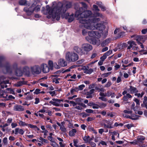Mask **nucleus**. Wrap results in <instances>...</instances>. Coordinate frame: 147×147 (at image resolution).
I'll use <instances>...</instances> for the list:
<instances>
[{
  "instance_id": "nucleus-52",
  "label": "nucleus",
  "mask_w": 147,
  "mask_h": 147,
  "mask_svg": "<svg viewBox=\"0 0 147 147\" xmlns=\"http://www.w3.org/2000/svg\"><path fill=\"white\" fill-rule=\"evenodd\" d=\"M95 118L94 117H89L87 118L86 120L88 121H91L94 120L95 119Z\"/></svg>"
},
{
  "instance_id": "nucleus-54",
  "label": "nucleus",
  "mask_w": 147,
  "mask_h": 147,
  "mask_svg": "<svg viewBox=\"0 0 147 147\" xmlns=\"http://www.w3.org/2000/svg\"><path fill=\"white\" fill-rule=\"evenodd\" d=\"M85 111L88 113H92L93 112V111L90 109H87L85 110Z\"/></svg>"
},
{
  "instance_id": "nucleus-29",
  "label": "nucleus",
  "mask_w": 147,
  "mask_h": 147,
  "mask_svg": "<svg viewBox=\"0 0 147 147\" xmlns=\"http://www.w3.org/2000/svg\"><path fill=\"white\" fill-rule=\"evenodd\" d=\"M19 125L21 127L28 126V124L22 121H19L18 123Z\"/></svg>"
},
{
  "instance_id": "nucleus-57",
  "label": "nucleus",
  "mask_w": 147,
  "mask_h": 147,
  "mask_svg": "<svg viewBox=\"0 0 147 147\" xmlns=\"http://www.w3.org/2000/svg\"><path fill=\"white\" fill-rule=\"evenodd\" d=\"M99 99L101 100L102 101H107V99L105 97L103 96H100L99 97Z\"/></svg>"
},
{
  "instance_id": "nucleus-31",
  "label": "nucleus",
  "mask_w": 147,
  "mask_h": 147,
  "mask_svg": "<svg viewBox=\"0 0 147 147\" xmlns=\"http://www.w3.org/2000/svg\"><path fill=\"white\" fill-rule=\"evenodd\" d=\"M93 71V69H91V68L89 69V68H88L86 72V71H84V73L86 74H90Z\"/></svg>"
},
{
  "instance_id": "nucleus-4",
  "label": "nucleus",
  "mask_w": 147,
  "mask_h": 147,
  "mask_svg": "<svg viewBox=\"0 0 147 147\" xmlns=\"http://www.w3.org/2000/svg\"><path fill=\"white\" fill-rule=\"evenodd\" d=\"M78 55L74 52H67L65 54V59L69 62H75L78 59Z\"/></svg>"
},
{
  "instance_id": "nucleus-14",
  "label": "nucleus",
  "mask_w": 147,
  "mask_h": 147,
  "mask_svg": "<svg viewBox=\"0 0 147 147\" xmlns=\"http://www.w3.org/2000/svg\"><path fill=\"white\" fill-rule=\"evenodd\" d=\"M13 110L15 111H22L24 110V108L21 105H16L13 107Z\"/></svg>"
},
{
  "instance_id": "nucleus-3",
  "label": "nucleus",
  "mask_w": 147,
  "mask_h": 147,
  "mask_svg": "<svg viewBox=\"0 0 147 147\" xmlns=\"http://www.w3.org/2000/svg\"><path fill=\"white\" fill-rule=\"evenodd\" d=\"M88 36L86 37V39L90 43L94 45L96 44V39H98L101 37V34L98 31H88Z\"/></svg>"
},
{
  "instance_id": "nucleus-12",
  "label": "nucleus",
  "mask_w": 147,
  "mask_h": 147,
  "mask_svg": "<svg viewBox=\"0 0 147 147\" xmlns=\"http://www.w3.org/2000/svg\"><path fill=\"white\" fill-rule=\"evenodd\" d=\"M62 16L63 18H65L66 19H68V21L69 22H71L74 20V15L73 14L69 16L68 14L67 13L65 16L64 17L62 15Z\"/></svg>"
},
{
  "instance_id": "nucleus-7",
  "label": "nucleus",
  "mask_w": 147,
  "mask_h": 147,
  "mask_svg": "<svg viewBox=\"0 0 147 147\" xmlns=\"http://www.w3.org/2000/svg\"><path fill=\"white\" fill-rule=\"evenodd\" d=\"M82 48L83 50V54H84L86 53L91 50L92 49V47L88 44L85 43L82 45Z\"/></svg>"
},
{
  "instance_id": "nucleus-16",
  "label": "nucleus",
  "mask_w": 147,
  "mask_h": 147,
  "mask_svg": "<svg viewBox=\"0 0 147 147\" xmlns=\"http://www.w3.org/2000/svg\"><path fill=\"white\" fill-rule=\"evenodd\" d=\"M127 43L129 45V46L127 48V49L129 50L131 48H132L133 47L136 45L135 42L132 40L128 41Z\"/></svg>"
},
{
  "instance_id": "nucleus-62",
  "label": "nucleus",
  "mask_w": 147,
  "mask_h": 147,
  "mask_svg": "<svg viewBox=\"0 0 147 147\" xmlns=\"http://www.w3.org/2000/svg\"><path fill=\"white\" fill-rule=\"evenodd\" d=\"M68 126L70 128H74L73 124L70 121H69V123Z\"/></svg>"
},
{
  "instance_id": "nucleus-38",
  "label": "nucleus",
  "mask_w": 147,
  "mask_h": 147,
  "mask_svg": "<svg viewBox=\"0 0 147 147\" xmlns=\"http://www.w3.org/2000/svg\"><path fill=\"white\" fill-rule=\"evenodd\" d=\"M123 115L124 117H126L127 118H129V119H131L133 120H136L137 119V118H132V117L131 116H129V115H126V114H125V115L124 114Z\"/></svg>"
},
{
  "instance_id": "nucleus-21",
  "label": "nucleus",
  "mask_w": 147,
  "mask_h": 147,
  "mask_svg": "<svg viewBox=\"0 0 147 147\" xmlns=\"http://www.w3.org/2000/svg\"><path fill=\"white\" fill-rule=\"evenodd\" d=\"M24 131L22 129H20L19 128H16L15 129V134L16 135L18 133L22 135L24 134Z\"/></svg>"
},
{
  "instance_id": "nucleus-46",
  "label": "nucleus",
  "mask_w": 147,
  "mask_h": 147,
  "mask_svg": "<svg viewBox=\"0 0 147 147\" xmlns=\"http://www.w3.org/2000/svg\"><path fill=\"white\" fill-rule=\"evenodd\" d=\"M51 145L54 147H57L58 146V144L54 142H52Z\"/></svg>"
},
{
  "instance_id": "nucleus-45",
  "label": "nucleus",
  "mask_w": 147,
  "mask_h": 147,
  "mask_svg": "<svg viewBox=\"0 0 147 147\" xmlns=\"http://www.w3.org/2000/svg\"><path fill=\"white\" fill-rule=\"evenodd\" d=\"M123 112L125 113L131 114V116H132L131 113L132 111H131L125 110L123 111Z\"/></svg>"
},
{
  "instance_id": "nucleus-18",
  "label": "nucleus",
  "mask_w": 147,
  "mask_h": 147,
  "mask_svg": "<svg viewBox=\"0 0 147 147\" xmlns=\"http://www.w3.org/2000/svg\"><path fill=\"white\" fill-rule=\"evenodd\" d=\"M26 84V82L24 81H20L14 84V86L16 87H18L22 86L23 84Z\"/></svg>"
},
{
  "instance_id": "nucleus-42",
  "label": "nucleus",
  "mask_w": 147,
  "mask_h": 147,
  "mask_svg": "<svg viewBox=\"0 0 147 147\" xmlns=\"http://www.w3.org/2000/svg\"><path fill=\"white\" fill-rule=\"evenodd\" d=\"M82 34L83 35L86 36L87 34H88V31L87 30L84 29L82 30Z\"/></svg>"
},
{
  "instance_id": "nucleus-33",
  "label": "nucleus",
  "mask_w": 147,
  "mask_h": 147,
  "mask_svg": "<svg viewBox=\"0 0 147 147\" xmlns=\"http://www.w3.org/2000/svg\"><path fill=\"white\" fill-rule=\"evenodd\" d=\"M89 138L90 137L89 136H85L84 137H83V139L85 143H87L89 142Z\"/></svg>"
},
{
  "instance_id": "nucleus-43",
  "label": "nucleus",
  "mask_w": 147,
  "mask_h": 147,
  "mask_svg": "<svg viewBox=\"0 0 147 147\" xmlns=\"http://www.w3.org/2000/svg\"><path fill=\"white\" fill-rule=\"evenodd\" d=\"M28 127L31 128H37L38 130L39 129L36 126L34 125H33L31 124H28Z\"/></svg>"
},
{
  "instance_id": "nucleus-50",
  "label": "nucleus",
  "mask_w": 147,
  "mask_h": 147,
  "mask_svg": "<svg viewBox=\"0 0 147 147\" xmlns=\"http://www.w3.org/2000/svg\"><path fill=\"white\" fill-rule=\"evenodd\" d=\"M75 102L77 103V105H78L79 103H80V102L81 101V99L80 98H77L75 99Z\"/></svg>"
},
{
  "instance_id": "nucleus-47",
  "label": "nucleus",
  "mask_w": 147,
  "mask_h": 147,
  "mask_svg": "<svg viewBox=\"0 0 147 147\" xmlns=\"http://www.w3.org/2000/svg\"><path fill=\"white\" fill-rule=\"evenodd\" d=\"M99 108V105L94 103L92 106V108L94 109H98Z\"/></svg>"
},
{
  "instance_id": "nucleus-27",
  "label": "nucleus",
  "mask_w": 147,
  "mask_h": 147,
  "mask_svg": "<svg viewBox=\"0 0 147 147\" xmlns=\"http://www.w3.org/2000/svg\"><path fill=\"white\" fill-rule=\"evenodd\" d=\"M77 131L75 129H72L69 132V135L70 136H74L76 132Z\"/></svg>"
},
{
  "instance_id": "nucleus-6",
  "label": "nucleus",
  "mask_w": 147,
  "mask_h": 147,
  "mask_svg": "<svg viewBox=\"0 0 147 147\" xmlns=\"http://www.w3.org/2000/svg\"><path fill=\"white\" fill-rule=\"evenodd\" d=\"M58 65L56 63H55L54 67L56 69H58L60 68L61 66L65 67L67 65V63L65 60L63 59H60L58 61Z\"/></svg>"
},
{
  "instance_id": "nucleus-19",
  "label": "nucleus",
  "mask_w": 147,
  "mask_h": 147,
  "mask_svg": "<svg viewBox=\"0 0 147 147\" xmlns=\"http://www.w3.org/2000/svg\"><path fill=\"white\" fill-rule=\"evenodd\" d=\"M111 41V39L110 38H107L101 44V45L102 47H104L110 43Z\"/></svg>"
},
{
  "instance_id": "nucleus-61",
  "label": "nucleus",
  "mask_w": 147,
  "mask_h": 147,
  "mask_svg": "<svg viewBox=\"0 0 147 147\" xmlns=\"http://www.w3.org/2000/svg\"><path fill=\"white\" fill-rule=\"evenodd\" d=\"M99 144H101L103 146H106L107 145V143L103 141H101Z\"/></svg>"
},
{
  "instance_id": "nucleus-24",
  "label": "nucleus",
  "mask_w": 147,
  "mask_h": 147,
  "mask_svg": "<svg viewBox=\"0 0 147 147\" xmlns=\"http://www.w3.org/2000/svg\"><path fill=\"white\" fill-rule=\"evenodd\" d=\"M61 126L60 128V129L63 132H66L67 131L66 128L64 125L65 124V122H62L61 123Z\"/></svg>"
},
{
  "instance_id": "nucleus-58",
  "label": "nucleus",
  "mask_w": 147,
  "mask_h": 147,
  "mask_svg": "<svg viewBox=\"0 0 147 147\" xmlns=\"http://www.w3.org/2000/svg\"><path fill=\"white\" fill-rule=\"evenodd\" d=\"M85 85L84 84L78 86V89L79 90H82L83 88L85 87Z\"/></svg>"
},
{
  "instance_id": "nucleus-44",
  "label": "nucleus",
  "mask_w": 147,
  "mask_h": 147,
  "mask_svg": "<svg viewBox=\"0 0 147 147\" xmlns=\"http://www.w3.org/2000/svg\"><path fill=\"white\" fill-rule=\"evenodd\" d=\"M73 142L74 144V146L76 147H78V146L77 145V144L78 142V140H73Z\"/></svg>"
},
{
  "instance_id": "nucleus-13",
  "label": "nucleus",
  "mask_w": 147,
  "mask_h": 147,
  "mask_svg": "<svg viewBox=\"0 0 147 147\" xmlns=\"http://www.w3.org/2000/svg\"><path fill=\"white\" fill-rule=\"evenodd\" d=\"M74 50L78 53L83 54V52L82 47H80L78 46H75L74 48Z\"/></svg>"
},
{
  "instance_id": "nucleus-8",
  "label": "nucleus",
  "mask_w": 147,
  "mask_h": 147,
  "mask_svg": "<svg viewBox=\"0 0 147 147\" xmlns=\"http://www.w3.org/2000/svg\"><path fill=\"white\" fill-rule=\"evenodd\" d=\"M32 73L34 74H39L41 72V67L39 66L36 65L31 68Z\"/></svg>"
},
{
  "instance_id": "nucleus-9",
  "label": "nucleus",
  "mask_w": 147,
  "mask_h": 147,
  "mask_svg": "<svg viewBox=\"0 0 147 147\" xmlns=\"http://www.w3.org/2000/svg\"><path fill=\"white\" fill-rule=\"evenodd\" d=\"M63 101V100L62 99L59 100L53 98L52 99V100L50 101L49 102V103L54 105L56 106H59L60 105L61 102Z\"/></svg>"
},
{
  "instance_id": "nucleus-23",
  "label": "nucleus",
  "mask_w": 147,
  "mask_h": 147,
  "mask_svg": "<svg viewBox=\"0 0 147 147\" xmlns=\"http://www.w3.org/2000/svg\"><path fill=\"white\" fill-rule=\"evenodd\" d=\"M96 4L98 5L101 8L102 11H104L106 10V8L102 4V3L101 2H97Z\"/></svg>"
},
{
  "instance_id": "nucleus-17",
  "label": "nucleus",
  "mask_w": 147,
  "mask_h": 147,
  "mask_svg": "<svg viewBox=\"0 0 147 147\" xmlns=\"http://www.w3.org/2000/svg\"><path fill=\"white\" fill-rule=\"evenodd\" d=\"M145 36H138L136 37V40L137 43L140 42H144L145 40L144 39Z\"/></svg>"
},
{
  "instance_id": "nucleus-53",
  "label": "nucleus",
  "mask_w": 147,
  "mask_h": 147,
  "mask_svg": "<svg viewBox=\"0 0 147 147\" xmlns=\"http://www.w3.org/2000/svg\"><path fill=\"white\" fill-rule=\"evenodd\" d=\"M107 57L104 54L103 56L100 57V59L101 60L103 61Z\"/></svg>"
},
{
  "instance_id": "nucleus-1",
  "label": "nucleus",
  "mask_w": 147,
  "mask_h": 147,
  "mask_svg": "<svg viewBox=\"0 0 147 147\" xmlns=\"http://www.w3.org/2000/svg\"><path fill=\"white\" fill-rule=\"evenodd\" d=\"M82 7L80 8L79 10L76 11L75 16L79 20V22L82 24V26L89 30L96 29L102 31L105 29L107 24L106 22H102L100 23H96L100 20L98 17H102V14L96 13L92 17L91 16L92 13L90 11L87 10L82 12Z\"/></svg>"
},
{
  "instance_id": "nucleus-5",
  "label": "nucleus",
  "mask_w": 147,
  "mask_h": 147,
  "mask_svg": "<svg viewBox=\"0 0 147 147\" xmlns=\"http://www.w3.org/2000/svg\"><path fill=\"white\" fill-rule=\"evenodd\" d=\"M40 6L39 5H37L34 7V5L33 4L32 6L29 8L25 7L24 8V11L26 12L28 16L31 15L34 11L35 12H38L40 10Z\"/></svg>"
},
{
  "instance_id": "nucleus-37",
  "label": "nucleus",
  "mask_w": 147,
  "mask_h": 147,
  "mask_svg": "<svg viewBox=\"0 0 147 147\" xmlns=\"http://www.w3.org/2000/svg\"><path fill=\"white\" fill-rule=\"evenodd\" d=\"M111 73V72L104 73L102 74V76L104 77H108Z\"/></svg>"
},
{
  "instance_id": "nucleus-39",
  "label": "nucleus",
  "mask_w": 147,
  "mask_h": 147,
  "mask_svg": "<svg viewBox=\"0 0 147 147\" xmlns=\"http://www.w3.org/2000/svg\"><path fill=\"white\" fill-rule=\"evenodd\" d=\"M15 98L13 96L11 95L9 96H7V97L6 98V100H10L14 99Z\"/></svg>"
},
{
  "instance_id": "nucleus-41",
  "label": "nucleus",
  "mask_w": 147,
  "mask_h": 147,
  "mask_svg": "<svg viewBox=\"0 0 147 147\" xmlns=\"http://www.w3.org/2000/svg\"><path fill=\"white\" fill-rule=\"evenodd\" d=\"M49 65V66L50 67V68L51 69H52L53 67V66L54 65V64H53V62L51 61H49L48 63Z\"/></svg>"
},
{
  "instance_id": "nucleus-34",
  "label": "nucleus",
  "mask_w": 147,
  "mask_h": 147,
  "mask_svg": "<svg viewBox=\"0 0 147 147\" xmlns=\"http://www.w3.org/2000/svg\"><path fill=\"white\" fill-rule=\"evenodd\" d=\"M144 94V93L143 92H142L141 94L138 93L137 92L135 93V95L137 96L138 97H142Z\"/></svg>"
},
{
  "instance_id": "nucleus-64",
  "label": "nucleus",
  "mask_w": 147,
  "mask_h": 147,
  "mask_svg": "<svg viewBox=\"0 0 147 147\" xmlns=\"http://www.w3.org/2000/svg\"><path fill=\"white\" fill-rule=\"evenodd\" d=\"M141 32L142 34H145L147 32V29H142V30Z\"/></svg>"
},
{
  "instance_id": "nucleus-36",
  "label": "nucleus",
  "mask_w": 147,
  "mask_h": 147,
  "mask_svg": "<svg viewBox=\"0 0 147 147\" xmlns=\"http://www.w3.org/2000/svg\"><path fill=\"white\" fill-rule=\"evenodd\" d=\"M112 53V51L111 50H109V51L105 53L104 54L107 56H109Z\"/></svg>"
},
{
  "instance_id": "nucleus-40",
  "label": "nucleus",
  "mask_w": 147,
  "mask_h": 147,
  "mask_svg": "<svg viewBox=\"0 0 147 147\" xmlns=\"http://www.w3.org/2000/svg\"><path fill=\"white\" fill-rule=\"evenodd\" d=\"M129 143L130 144H133L134 145L138 144L136 140H135L133 141L129 142Z\"/></svg>"
},
{
  "instance_id": "nucleus-11",
  "label": "nucleus",
  "mask_w": 147,
  "mask_h": 147,
  "mask_svg": "<svg viewBox=\"0 0 147 147\" xmlns=\"http://www.w3.org/2000/svg\"><path fill=\"white\" fill-rule=\"evenodd\" d=\"M41 70L44 73H48L49 71V68L47 64H43L41 65L40 66Z\"/></svg>"
},
{
  "instance_id": "nucleus-22",
  "label": "nucleus",
  "mask_w": 147,
  "mask_h": 147,
  "mask_svg": "<svg viewBox=\"0 0 147 147\" xmlns=\"http://www.w3.org/2000/svg\"><path fill=\"white\" fill-rule=\"evenodd\" d=\"M7 94L5 91H2L0 92V98H3L6 100Z\"/></svg>"
},
{
  "instance_id": "nucleus-48",
  "label": "nucleus",
  "mask_w": 147,
  "mask_h": 147,
  "mask_svg": "<svg viewBox=\"0 0 147 147\" xmlns=\"http://www.w3.org/2000/svg\"><path fill=\"white\" fill-rule=\"evenodd\" d=\"M89 144L90 145L92 146V147H95L96 146V144H95L94 142H92L91 141H89Z\"/></svg>"
},
{
  "instance_id": "nucleus-30",
  "label": "nucleus",
  "mask_w": 147,
  "mask_h": 147,
  "mask_svg": "<svg viewBox=\"0 0 147 147\" xmlns=\"http://www.w3.org/2000/svg\"><path fill=\"white\" fill-rule=\"evenodd\" d=\"M15 75L18 76H20L22 75V73L20 70H17L16 72Z\"/></svg>"
},
{
  "instance_id": "nucleus-35",
  "label": "nucleus",
  "mask_w": 147,
  "mask_h": 147,
  "mask_svg": "<svg viewBox=\"0 0 147 147\" xmlns=\"http://www.w3.org/2000/svg\"><path fill=\"white\" fill-rule=\"evenodd\" d=\"M7 90L11 94H15L13 90L11 88H7Z\"/></svg>"
},
{
  "instance_id": "nucleus-55",
  "label": "nucleus",
  "mask_w": 147,
  "mask_h": 147,
  "mask_svg": "<svg viewBox=\"0 0 147 147\" xmlns=\"http://www.w3.org/2000/svg\"><path fill=\"white\" fill-rule=\"evenodd\" d=\"M19 4L21 5H25L26 2L24 0H21L19 1Z\"/></svg>"
},
{
  "instance_id": "nucleus-26",
  "label": "nucleus",
  "mask_w": 147,
  "mask_h": 147,
  "mask_svg": "<svg viewBox=\"0 0 147 147\" xmlns=\"http://www.w3.org/2000/svg\"><path fill=\"white\" fill-rule=\"evenodd\" d=\"M114 94V92L107 91L106 93V96L108 97H109L111 96L112 98H113L115 97V96L113 95Z\"/></svg>"
},
{
  "instance_id": "nucleus-60",
  "label": "nucleus",
  "mask_w": 147,
  "mask_h": 147,
  "mask_svg": "<svg viewBox=\"0 0 147 147\" xmlns=\"http://www.w3.org/2000/svg\"><path fill=\"white\" fill-rule=\"evenodd\" d=\"M40 90L39 89H36L35 90V91L34 92V94H38L40 93Z\"/></svg>"
},
{
  "instance_id": "nucleus-15",
  "label": "nucleus",
  "mask_w": 147,
  "mask_h": 147,
  "mask_svg": "<svg viewBox=\"0 0 147 147\" xmlns=\"http://www.w3.org/2000/svg\"><path fill=\"white\" fill-rule=\"evenodd\" d=\"M127 90L129 92V91L132 94L136 93L138 92V91L136 88L131 86H130L129 88Z\"/></svg>"
},
{
  "instance_id": "nucleus-20",
  "label": "nucleus",
  "mask_w": 147,
  "mask_h": 147,
  "mask_svg": "<svg viewBox=\"0 0 147 147\" xmlns=\"http://www.w3.org/2000/svg\"><path fill=\"white\" fill-rule=\"evenodd\" d=\"M145 137L142 136H139L138 137L137 140L139 144L142 143L143 141L144 140Z\"/></svg>"
},
{
  "instance_id": "nucleus-25",
  "label": "nucleus",
  "mask_w": 147,
  "mask_h": 147,
  "mask_svg": "<svg viewBox=\"0 0 147 147\" xmlns=\"http://www.w3.org/2000/svg\"><path fill=\"white\" fill-rule=\"evenodd\" d=\"M132 97V96L129 94H127L126 95L124 96H123V100L124 101H127L129 98H131Z\"/></svg>"
},
{
  "instance_id": "nucleus-32",
  "label": "nucleus",
  "mask_w": 147,
  "mask_h": 147,
  "mask_svg": "<svg viewBox=\"0 0 147 147\" xmlns=\"http://www.w3.org/2000/svg\"><path fill=\"white\" fill-rule=\"evenodd\" d=\"M99 107L100 108H104L106 107L107 104L106 103H103L102 102H100L99 103Z\"/></svg>"
},
{
  "instance_id": "nucleus-28",
  "label": "nucleus",
  "mask_w": 147,
  "mask_h": 147,
  "mask_svg": "<svg viewBox=\"0 0 147 147\" xmlns=\"http://www.w3.org/2000/svg\"><path fill=\"white\" fill-rule=\"evenodd\" d=\"M7 83H8V81H3L0 84V86L2 88H4L5 87H7V85L6 84Z\"/></svg>"
},
{
  "instance_id": "nucleus-59",
  "label": "nucleus",
  "mask_w": 147,
  "mask_h": 147,
  "mask_svg": "<svg viewBox=\"0 0 147 147\" xmlns=\"http://www.w3.org/2000/svg\"><path fill=\"white\" fill-rule=\"evenodd\" d=\"M111 85V82L110 81H108L107 84L105 85V87H110Z\"/></svg>"
},
{
  "instance_id": "nucleus-56",
  "label": "nucleus",
  "mask_w": 147,
  "mask_h": 147,
  "mask_svg": "<svg viewBox=\"0 0 147 147\" xmlns=\"http://www.w3.org/2000/svg\"><path fill=\"white\" fill-rule=\"evenodd\" d=\"M3 141L4 144H6L7 142V139L6 137L3 138Z\"/></svg>"
},
{
  "instance_id": "nucleus-51",
  "label": "nucleus",
  "mask_w": 147,
  "mask_h": 147,
  "mask_svg": "<svg viewBox=\"0 0 147 147\" xmlns=\"http://www.w3.org/2000/svg\"><path fill=\"white\" fill-rule=\"evenodd\" d=\"M133 100L136 103L137 105H140L139 101L138 99L135 98H134Z\"/></svg>"
},
{
  "instance_id": "nucleus-2",
  "label": "nucleus",
  "mask_w": 147,
  "mask_h": 147,
  "mask_svg": "<svg viewBox=\"0 0 147 147\" xmlns=\"http://www.w3.org/2000/svg\"><path fill=\"white\" fill-rule=\"evenodd\" d=\"M55 2L53 3V5L51 7H50L48 5L46 6V10L48 12L49 15L48 18H52L57 20H59L60 18V15L64 13L68 8L71 6V3L69 2H66L62 4L61 3L59 2L56 6Z\"/></svg>"
},
{
  "instance_id": "nucleus-63",
  "label": "nucleus",
  "mask_w": 147,
  "mask_h": 147,
  "mask_svg": "<svg viewBox=\"0 0 147 147\" xmlns=\"http://www.w3.org/2000/svg\"><path fill=\"white\" fill-rule=\"evenodd\" d=\"M11 126L12 128H14L18 126L16 123H13L11 124Z\"/></svg>"
},
{
  "instance_id": "nucleus-49",
  "label": "nucleus",
  "mask_w": 147,
  "mask_h": 147,
  "mask_svg": "<svg viewBox=\"0 0 147 147\" xmlns=\"http://www.w3.org/2000/svg\"><path fill=\"white\" fill-rule=\"evenodd\" d=\"M69 104L72 105L73 107H75V106L77 105V103H76L75 102H74V101H70Z\"/></svg>"
},
{
  "instance_id": "nucleus-10",
  "label": "nucleus",
  "mask_w": 147,
  "mask_h": 147,
  "mask_svg": "<svg viewBox=\"0 0 147 147\" xmlns=\"http://www.w3.org/2000/svg\"><path fill=\"white\" fill-rule=\"evenodd\" d=\"M103 122L104 127L110 129L113 128V127L112 126V123L109 121L104 120L103 121Z\"/></svg>"
}]
</instances>
